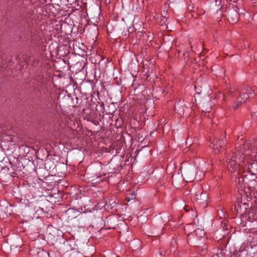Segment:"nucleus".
Listing matches in <instances>:
<instances>
[{"label": "nucleus", "instance_id": "16", "mask_svg": "<svg viewBox=\"0 0 257 257\" xmlns=\"http://www.w3.org/2000/svg\"><path fill=\"white\" fill-rule=\"evenodd\" d=\"M250 166H251V167H253V166H256V163H252V164L250 165Z\"/></svg>", "mask_w": 257, "mask_h": 257}, {"label": "nucleus", "instance_id": "6", "mask_svg": "<svg viewBox=\"0 0 257 257\" xmlns=\"http://www.w3.org/2000/svg\"><path fill=\"white\" fill-rule=\"evenodd\" d=\"M159 222L163 223L165 222H168L169 221V216L166 213L160 214L159 216H157L156 218Z\"/></svg>", "mask_w": 257, "mask_h": 257}, {"label": "nucleus", "instance_id": "17", "mask_svg": "<svg viewBox=\"0 0 257 257\" xmlns=\"http://www.w3.org/2000/svg\"><path fill=\"white\" fill-rule=\"evenodd\" d=\"M220 95H221V97H222L223 99H225L224 95L223 94H221ZM219 97H220V96Z\"/></svg>", "mask_w": 257, "mask_h": 257}, {"label": "nucleus", "instance_id": "8", "mask_svg": "<svg viewBox=\"0 0 257 257\" xmlns=\"http://www.w3.org/2000/svg\"><path fill=\"white\" fill-rule=\"evenodd\" d=\"M216 250H214L215 252ZM216 254V256L217 257H223L224 256L225 253L224 249L222 248L217 249L216 252H214Z\"/></svg>", "mask_w": 257, "mask_h": 257}, {"label": "nucleus", "instance_id": "14", "mask_svg": "<svg viewBox=\"0 0 257 257\" xmlns=\"http://www.w3.org/2000/svg\"><path fill=\"white\" fill-rule=\"evenodd\" d=\"M201 197L203 198H204L203 201H205L206 200V199L207 198V195L205 193H203V195L201 196Z\"/></svg>", "mask_w": 257, "mask_h": 257}, {"label": "nucleus", "instance_id": "2", "mask_svg": "<svg viewBox=\"0 0 257 257\" xmlns=\"http://www.w3.org/2000/svg\"><path fill=\"white\" fill-rule=\"evenodd\" d=\"M254 91L250 88H244L241 90V92L238 91V93H239L240 95L236 99V104L233 106V109L236 110L242 103L245 102L248 97H250L253 93H255Z\"/></svg>", "mask_w": 257, "mask_h": 257}, {"label": "nucleus", "instance_id": "13", "mask_svg": "<svg viewBox=\"0 0 257 257\" xmlns=\"http://www.w3.org/2000/svg\"><path fill=\"white\" fill-rule=\"evenodd\" d=\"M206 252H207V250H206V248L203 249L202 250L201 255H204L206 253Z\"/></svg>", "mask_w": 257, "mask_h": 257}, {"label": "nucleus", "instance_id": "1", "mask_svg": "<svg viewBox=\"0 0 257 257\" xmlns=\"http://www.w3.org/2000/svg\"><path fill=\"white\" fill-rule=\"evenodd\" d=\"M243 138L236 145L235 152L233 153L231 157L226 159L227 168L231 173L236 171L237 168L240 165V163L244 162L245 156H252L254 154L257 156V148L254 145L253 146L250 143L244 144Z\"/></svg>", "mask_w": 257, "mask_h": 257}, {"label": "nucleus", "instance_id": "10", "mask_svg": "<svg viewBox=\"0 0 257 257\" xmlns=\"http://www.w3.org/2000/svg\"><path fill=\"white\" fill-rule=\"evenodd\" d=\"M195 195L196 196V199H197L204 200V198L201 197V196L203 195V193L202 192H201V193L196 192L195 193Z\"/></svg>", "mask_w": 257, "mask_h": 257}, {"label": "nucleus", "instance_id": "3", "mask_svg": "<svg viewBox=\"0 0 257 257\" xmlns=\"http://www.w3.org/2000/svg\"><path fill=\"white\" fill-rule=\"evenodd\" d=\"M175 109L178 115L182 116L185 109H188V107L184 101L179 100L175 105Z\"/></svg>", "mask_w": 257, "mask_h": 257}, {"label": "nucleus", "instance_id": "20", "mask_svg": "<svg viewBox=\"0 0 257 257\" xmlns=\"http://www.w3.org/2000/svg\"><path fill=\"white\" fill-rule=\"evenodd\" d=\"M254 115H255V116H257V111H256V112H255L254 113Z\"/></svg>", "mask_w": 257, "mask_h": 257}, {"label": "nucleus", "instance_id": "12", "mask_svg": "<svg viewBox=\"0 0 257 257\" xmlns=\"http://www.w3.org/2000/svg\"><path fill=\"white\" fill-rule=\"evenodd\" d=\"M166 15H167V12L165 10L163 11V12H162L161 16L163 18H166Z\"/></svg>", "mask_w": 257, "mask_h": 257}, {"label": "nucleus", "instance_id": "9", "mask_svg": "<svg viewBox=\"0 0 257 257\" xmlns=\"http://www.w3.org/2000/svg\"><path fill=\"white\" fill-rule=\"evenodd\" d=\"M230 15V16L232 15V16H234V19H232V20L233 21H235L237 20L238 13L236 11V10H232V11H230L228 16H229Z\"/></svg>", "mask_w": 257, "mask_h": 257}, {"label": "nucleus", "instance_id": "5", "mask_svg": "<svg viewBox=\"0 0 257 257\" xmlns=\"http://www.w3.org/2000/svg\"><path fill=\"white\" fill-rule=\"evenodd\" d=\"M196 6H193V4H192V6H189L188 8V10L189 13H192V12H193L194 14L192 15V17L194 18H197V16L200 13V10L199 9L198 7H197L195 8Z\"/></svg>", "mask_w": 257, "mask_h": 257}, {"label": "nucleus", "instance_id": "7", "mask_svg": "<svg viewBox=\"0 0 257 257\" xmlns=\"http://www.w3.org/2000/svg\"><path fill=\"white\" fill-rule=\"evenodd\" d=\"M194 233L197 237L199 238L203 237L205 234L203 229H200L199 228L195 230Z\"/></svg>", "mask_w": 257, "mask_h": 257}, {"label": "nucleus", "instance_id": "19", "mask_svg": "<svg viewBox=\"0 0 257 257\" xmlns=\"http://www.w3.org/2000/svg\"><path fill=\"white\" fill-rule=\"evenodd\" d=\"M126 200L127 202H130V199L129 198H126Z\"/></svg>", "mask_w": 257, "mask_h": 257}, {"label": "nucleus", "instance_id": "18", "mask_svg": "<svg viewBox=\"0 0 257 257\" xmlns=\"http://www.w3.org/2000/svg\"><path fill=\"white\" fill-rule=\"evenodd\" d=\"M114 107V104L113 103H112L111 105H109V107Z\"/></svg>", "mask_w": 257, "mask_h": 257}, {"label": "nucleus", "instance_id": "24", "mask_svg": "<svg viewBox=\"0 0 257 257\" xmlns=\"http://www.w3.org/2000/svg\"><path fill=\"white\" fill-rule=\"evenodd\" d=\"M230 94H232V91H231V90L230 91Z\"/></svg>", "mask_w": 257, "mask_h": 257}, {"label": "nucleus", "instance_id": "4", "mask_svg": "<svg viewBox=\"0 0 257 257\" xmlns=\"http://www.w3.org/2000/svg\"><path fill=\"white\" fill-rule=\"evenodd\" d=\"M225 143L222 141H213L212 142V148L215 154L218 153L222 151V146L224 145Z\"/></svg>", "mask_w": 257, "mask_h": 257}, {"label": "nucleus", "instance_id": "22", "mask_svg": "<svg viewBox=\"0 0 257 257\" xmlns=\"http://www.w3.org/2000/svg\"><path fill=\"white\" fill-rule=\"evenodd\" d=\"M213 257H217V256H216V254L215 253H214Z\"/></svg>", "mask_w": 257, "mask_h": 257}, {"label": "nucleus", "instance_id": "23", "mask_svg": "<svg viewBox=\"0 0 257 257\" xmlns=\"http://www.w3.org/2000/svg\"><path fill=\"white\" fill-rule=\"evenodd\" d=\"M162 254V251H160V255H161Z\"/></svg>", "mask_w": 257, "mask_h": 257}, {"label": "nucleus", "instance_id": "21", "mask_svg": "<svg viewBox=\"0 0 257 257\" xmlns=\"http://www.w3.org/2000/svg\"><path fill=\"white\" fill-rule=\"evenodd\" d=\"M170 4L171 3H173L174 2V0H170Z\"/></svg>", "mask_w": 257, "mask_h": 257}, {"label": "nucleus", "instance_id": "11", "mask_svg": "<svg viewBox=\"0 0 257 257\" xmlns=\"http://www.w3.org/2000/svg\"><path fill=\"white\" fill-rule=\"evenodd\" d=\"M171 247L170 248V252L172 251H175L176 247V241H174V242H172Z\"/></svg>", "mask_w": 257, "mask_h": 257}, {"label": "nucleus", "instance_id": "15", "mask_svg": "<svg viewBox=\"0 0 257 257\" xmlns=\"http://www.w3.org/2000/svg\"><path fill=\"white\" fill-rule=\"evenodd\" d=\"M115 109H116V108L115 107L113 108L112 110V112L109 111V113H111L114 112L115 111Z\"/></svg>", "mask_w": 257, "mask_h": 257}]
</instances>
